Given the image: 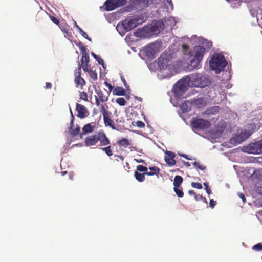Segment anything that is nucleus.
Wrapping results in <instances>:
<instances>
[{
	"mask_svg": "<svg viewBox=\"0 0 262 262\" xmlns=\"http://www.w3.org/2000/svg\"><path fill=\"white\" fill-rule=\"evenodd\" d=\"M179 155L180 156H181V157H183V158H184L186 159L190 160V159H189V158L188 157V156H187L186 155H185V154H180V153H179Z\"/></svg>",
	"mask_w": 262,
	"mask_h": 262,
	"instance_id": "obj_54",
	"label": "nucleus"
},
{
	"mask_svg": "<svg viewBox=\"0 0 262 262\" xmlns=\"http://www.w3.org/2000/svg\"><path fill=\"white\" fill-rule=\"evenodd\" d=\"M76 111H77V117L81 119L84 118L87 116L88 111L87 108L83 105L79 103L76 104Z\"/></svg>",
	"mask_w": 262,
	"mask_h": 262,
	"instance_id": "obj_10",
	"label": "nucleus"
},
{
	"mask_svg": "<svg viewBox=\"0 0 262 262\" xmlns=\"http://www.w3.org/2000/svg\"><path fill=\"white\" fill-rule=\"evenodd\" d=\"M247 152L253 154H262V140L249 144L246 147Z\"/></svg>",
	"mask_w": 262,
	"mask_h": 262,
	"instance_id": "obj_6",
	"label": "nucleus"
},
{
	"mask_svg": "<svg viewBox=\"0 0 262 262\" xmlns=\"http://www.w3.org/2000/svg\"><path fill=\"white\" fill-rule=\"evenodd\" d=\"M204 185L205 187V190L208 194L210 195L211 193V190L209 188L207 183H204Z\"/></svg>",
	"mask_w": 262,
	"mask_h": 262,
	"instance_id": "obj_40",
	"label": "nucleus"
},
{
	"mask_svg": "<svg viewBox=\"0 0 262 262\" xmlns=\"http://www.w3.org/2000/svg\"><path fill=\"white\" fill-rule=\"evenodd\" d=\"M191 186L192 187L201 189L203 188L202 185L201 183L198 182H192Z\"/></svg>",
	"mask_w": 262,
	"mask_h": 262,
	"instance_id": "obj_38",
	"label": "nucleus"
},
{
	"mask_svg": "<svg viewBox=\"0 0 262 262\" xmlns=\"http://www.w3.org/2000/svg\"><path fill=\"white\" fill-rule=\"evenodd\" d=\"M117 7L123 6L126 3V0H114Z\"/></svg>",
	"mask_w": 262,
	"mask_h": 262,
	"instance_id": "obj_34",
	"label": "nucleus"
},
{
	"mask_svg": "<svg viewBox=\"0 0 262 262\" xmlns=\"http://www.w3.org/2000/svg\"><path fill=\"white\" fill-rule=\"evenodd\" d=\"M166 154L167 156H165V160L167 164L171 166L176 165V161L174 160L175 154L170 151H167Z\"/></svg>",
	"mask_w": 262,
	"mask_h": 262,
	"instance_id": "obj_12",
	"label": "nucleus"
},
{
	"mask_svg": "<svg viewBox=\"0 0 262 262\" xmlns=\"http://www.w3.org/2000/svg\"><path fill=\"white\" fill-rule=\"evenodd\" d=\"M192 127L198 130H205L211 126L210 121L202 118H193L191 122Z\"/></svg>",
	"mask_w": 262,
	"mask_h": 262,
	"instance_id": "obj_4",
	"label": "nucleus"
},
{
	"mask_svg": "<svg viewBox=\"0 0 262 262\" xmlns=\"http://www.w3.org/2000/svg\"><path fill=\"white\" fill-rule=\"evenodd\" d=\"M80 65H81V67L82 68L83 71L85 72H89V71L91 70V69H89V63H83V64H82V63H81V64H80Z\"/></svg>",
	"mask_w": 262,
	"mask_h": 262,
	"instance_id": "obj_39",
	"label": "nucleus"
},
{
	"mask_svg": "<svg viewBox=\"0 0 262 262\" xmlns=\"http://www.w3.org/2000/svg\"><path fill=\"white\" fill-rule=\"evenodd\" d=\"M115 157H117L119 158L122 161H123L124 159V158L121 155H115Z\"/></svg>",
	"mask_w": 262,
	"mask_h": 262,
	"instance_id": "obj_57",
	"label": "nucleus"
},
{
	"mask_svg": "<svg viewBox=\"0 0 262 262\" xmlns=\"http://www.w3.org/2000/svg\"><path fill=\"white\" fill-rule=\"evenodd\" d=\"M95 126V122H91L85 124L82 128V133L81 135V138H82V135L91 133L93 132Z\"/></svg>",
	"mask_w": 262,
	"mask_h": 262,
	"instance_id": "obj_14",
	"label": "nucleus"
},
{
	"mask_svg": "<svg viewBox=\"0 0 262 262\" xmlns=\"http://www.w3.org/2000/svg\"><path fill=\"white\" fill-rule=\"evenodd\" d=\"M116 102L120 106L125 105L126 102L124 98L120 97L116 99Z\"/></svg>",
	"mask_w": 262,
	"mask_h": 262,
	"instance_id": "obj_32",
	"label": "nucleus"
},
{
	"mask_svg": "<svg viewBox=\"0 0 262 262\" xmlns=\"http://www.w3.org/2000/svg\"><path fill=\"white\" fill-rule=\"evenodd\" d=\"M77 28L78 29L80 33H81V30H82L78 26H77Z\"/></svg>",
	"mask_w": 262,
	"mask_h": 262,
	"instance_id": "obj_63",
	"label": "nucleus"
},
{
	"mask_svg": "<svg viewBox=\"0 0 262 262\" xmlns=\"http://www.w3.org/2000/svg\"><path fill=\"white\" fill-rule=\"evenodd\" d=\"M137 171L143 172L144 173H147L148 168L143 165H139L137 166Z\"/></svg>",
	"mask_w": 262,
	"mask_h": 262,
	"instance_id": "obj_29",
	"label": "nucleus"
},
{
	"mask_svg": "<svg viewBox=\"0 0 262 262\" xmlns=\"http://www.w3.org/2000/svg\"><path fill=\"white\" fill-rule=\"evenodd\" d=\"M143 22V18L141 16H136L130 18L125 19L122 21V25L126 31H129L141 25Z\"/></svg>",
	"mask_w": 262,
	"mask_h": 262,
	"instance_id": "obj_3",
	"label": "nucleus"
},
{
	"mask_svg": "<svg viewBox=\"0 0 262 262\" xmlns=\"http://www.w3.org/2000/svg\"><path fill=\"white\" fill-rule=\"evenodd\" d=\"M91 55L97 60L99 64L102 66L103 67H104V63L102 59L93 52L91 53Z\"/></svg>",
	"mask_w": 262,
	"mask_h": 262,
	"instance_id": "obj_27",
	"label": "nucleus"
},
{
	"mask_svg": "<svg viewBox=\"0 0 262 262\" xmlns=\"http://www.w3.org/2000/svg\"><path fill=\"white\" fill-rule=\"evenodd\" d=\"M216 202L214 201L213 199H211L210 200V203H209L210 207H211V208H213L214 207V206L216 205Z\"/></svg>",
	"mask_w": 262,
	"mask_h": 262,
	"instance_id": "obj_46",
	"label": "nucleus"
},
{
	"mask_svg": "<svg viewBox=\"0 0 262 262\" xmlns=\"http://www.w3.org/2000/svg\"><path fill=\"white\" fill-rule=\"evenodd\" d=\"M181 109L184 113H187L191 110L190 104L188 102H185L182 104Z\"/></svg>",
	"mask_w": 262,
	"mask_h": 262,
	"instance_id": "obj_25",
	"label": "nucleus"
},
{
	"mask_svg": "<svg viewBox=\"0 0 262 262\" xmlns=\"http://www.w3.org/2000/svg\"><path fill=\"white\" fill-rule=\"evenodd\" d=\"M50 18L51 21L55 23L56 25H58L59 24V20L57 18L53 16H50Z\"/></svg>",
	"mask_w": 262,
	"mask_h": 262,
	"instance_id": "obj_41",
	"label": "nucleus"
},
{
	"mask_svg": "<svg viewBox=\"0 0 262 262\" xmlns=\"http://www.w3.org/2000/svg\"><path fill=\"white\" fill-rule=\"evenodd\" d=\"M137 163H143V164H145L146 165V163L145 161V160L142 159H135L134 160Z\"/></svg>",
	"mask_w": 262,
	"mask_h": 262,
	"instance_id": "obj_51",
	"label": "nucleus"
},
{
	"mask_svg": "<svg viewBox=\"0 0 262 262\" xmlns=\"http://www.w3.org/2000/svg\"><path fill=\"white\" fill-rule=\"evenodd\" d=\"M162 59L163 60V58L161 56H160V57L158 59V64H159V67H160V68H163L164 66L165 65V64L163 65V64H164V62H161Z\"/></svg>",
	"mask_w": 262,
	"mask_h": 262,
	"instance_id": "obj_48",
	"label": "nucleus"
},
{
	"mask_svg": "<svg viewBox=\"0 0 262 262\" xmlns=\"http://www.w3.org/2000/svg\"><path fill=\"white\" fill-rule=\"evenodd\" d=\"M148 34H149V27L145 26L142 28H139L136 32L134 33L135 36L137 37H145Z\"/></svg>",
	"mask_w": 262,
	"mask_h": 262,
	"instance_id": "obj_15",
	"label": "nucleus"
},
{
	"mask_svg": "<svg viewBox=\"0 0 262 262\" xmlns=\"http://www.w3.org/2000/svg\"><path fill=\"white\" fill-rule=\"evenodd\" d=\"M67 172L66 171H62V172H61V174H62V176H64L65 174H67Z\"/></svg>",
	"mask_w": 262,
	"mask_h": 262,
	"instance_id": "obj_61",
	"label": "nucleus"
},
{
	"mask_svg": "<svg viewBox=\"0 0 262 262\" xmlns=\"http://www.w3.org/2000/svg\"><path fill=\"white\" fill-rule=\"evenodd\" d=\"M193 164L196 168H198L201 170H204L206 169V167L201 165L199 162L195 161L194 163H193Z\"/></svg>",
	"mask_w": 262,
	"mask_h": 262,
	"instance_id": "obj_37",
	"label": "nucleus"
},
{
	"mask_svg": "<svg viewBox=\"0 0 262 262\" xmlns=\"http://www.w3.org/2000/svg\"><path fill=\"white\" fill-rule=\"evenodd\" d=\"M194 51L195 52L194 58L197 59L198 61H201L203 58L206 49L203 47L199 46L195 47Z\"/></svg>",
	"mask_w": 262,
	"mask_h": 262,
	"instance_id": "obj_11",
	"label": "nucleus"
},
{
	"mask_svg": "<svg viewBox=\"0 0 262 262\" xmlns=\"http://www.w3.org/2000/svg\"><path fill=\"white\" fill-rule=\"evenodd\" d=\"M187 89L188 84L186 83V79L183 78L177 83L173 89V92L176 97L181 98Z\"/></svg>",
	"mask_w": 262,
	"mask_h": 262,
	"instance_id": "obj_5",
	"label": "nucleus"
},
{
	"mask_svg": "<svg viewBox=\"0 0 262 262\" xmlns=\"http://www.w3.org/2000/svg\"><path fill=\"white\" fill-rule=\"evenodd\" d=\"M107 87L108 88L110 92H111V91L113 92V90H114V88H115V87L113 86L110 83L107 85Z\"/></svg>",
	"mask_w": 262,
	"mask_h": 262,
	"instance_id": "obj_55",
	"label": "nucleus"
},
{
	"mask_svg": "<svg viewBox=\"0 0 262 262\" xmlns=\"http://www.w3.org/2000/svg\"><path fill=\"white\" fill-rule=\"evenodd\" d=\"M239 197L242 199L243 203H245L246 202V199L245 196V195L243 193H239L238 194Z\"/></svg>",
	"mask_w": 262,
	"mask_h": 262,
	"instance_id": "obj_47",
	"label": "nucleus"
},
{
	"mask_svg": "<svg viewBox=\"0 0 262 262\" xmlns=\"http://www.w3.org/2000/svg\"><path fill=\"white\" fill-rule=\"evenodd\" d=\"M100 100L99 99H98V97L95 96V103L96 104L97 106H99L100 105Z\"/></svg>",
	"mask_w": 262,
	"mask_h": 262,
	"instance_id": "obj_53",
	"label": "nucleus"
},
{
	"mask_svg": "<svg viewBox=\"0 0 262 262\" xmlns=\"http://www.w3.org/2000/svg\"><path fill=\"white\" fill-rule=\"evenodd\" d=\"M152 45H149V46L147 47V48H146L147 50H148V49H150L151 48H152Z\"/></svg>",
	"mask_w": 262,
	"mask_h": 262,
	"instance_id": "obj_64",
	"label": "nucleus"
},
{
	"mask_svg": "<svg viewBox=\"0 0 262 262\" xmlns=\"http://www.w3.org/2000/svg\"><path fill=\"white\" fill-rule=\"evenodd\" d=\"M117 143L118 145L121 147H123L124 148L127 147L128 146L130 145V143L128 140L126 138H122V139L119 140L117 142Z\"/></svg>",
	"mask_w": 262,
	"mask_h": 262,
	"instance_id": "obj_22",
	"label": "nucleus"
},
{
	"mask_svg": "<svg viewBox=\"0 0 262 262\" xmlns=\"http://www.w3.org/2000/svg\"><path fill=\"white\" fill-rule=\"evenodd\" d=\"M253 250L260 251H262V243H258L252 247Z\"/></svg>",
	"mask_w": 262,
	"mask_h": 262,
	"instance_id": "obj_36",
	"label": "nucleus"
},
{
	"mask_svg": "<svg viewBox=\"0 0 262 262\" xmlns=\"http://www.w3.org/2000/svg\"><path fill=\"white\" fill-rule=\"evenodd\" d=\"M103 120L105 125L106 126H110L112 129L114 130L116 129L114 121L111 119L110 117V114H106L105 115H104V116H103Z\"/></svg>",
	"mask_w": 262,
	"mask_h": 262,
	"instance_id": "obj_16",
	"label": "nucleus"
},
{
	"mask_svg": "<svg viewBox=\"0 0 262 262\" xmlns=\"http://www.w3.org/2000/svg\"><path fill=\"white\" fill-rule=\"evenodd\" d=\"M81 66L80 63H79L78 69H76L74 71L75 79L74 82L76 84L77 86H80L81 88H82L85 84V81L84 79L81 76Z\"/></svg>",
	"mask_w": 262,
	"mask_h": 262,
	"instance_id": "obj_8",
	"label": "nucleus"
},
{
	"mask_svg": "<svg viewBox=\"0 0 262 262\" xmlns=\"http://www.w3.org/2000/svg\"><path fill=\"white\" fill-rule=\"evenodd\" d=\"M149 169L150 170V172L147 171V173H145V174L147 176H154L156 175L158 176L160 173V168L156 166L150 167H149Z\"/></svg>",
	"mask_w": 262,
	"mask_h": 262,
	"instance_id": "obj_21",
	"label": "nucleus"
},
{
	"mask_svg": "<svg viewBox=\"0 0 262 262\" xmlns=\"http://www.w3.org/2000/svg\"><path fill=\"white\" fill-rule=\"evenodd\" d=\"M70 114L71 115V117H72V119H71V121L70 122V128L72 129V128L73 127L74 117L73 116L72 111L71 108H70Z\"/></svg>",
	"mask_w": 262,
	"mask_h": 262,
	"instance_id": "obj_43",
	"label": "nucleus"
},
{
	"mask_svg": "<svg viewBox=\"0 0 262 262\" xmlns=\"http://www.w3.org/2000/svg\"><path fill=\"white\" fill-rule=\"evenodd\" d=\"M80 98L85 101H88V94L85 92H82L80 93Z\"/></svg>",
	"mask_w": 262,
	"mask_h": 262,
	"instance_id": "obj_35",
	"label": "nucleus"
},
{
	"mask_svg": "<svg viewBox=\"0 0 262 262\" xmlns=\"http://www.w3.org/2000/svg\"><path fill=\"white\" fill-rule=\"evenodd\" d=\"M107 11H112L118 8L114 0H107L104 4Z\"/></svg>",
	"mask_w": 262,
	"mask_h": 262,
	"instance_id": "obj_18",
	"label": "nucleus"
},
{
	"mask_svg": "<svg viewBox=\"0 0 262 262\" xmlns=\"http://www.w3.org/2000/svg\"><path fill=\"white\" fill-rule=\"evenodd\" d=\"M121 78L122 81L124 85L126 88V89L127 90L128 88H129V86L127 85L126 81L125 78L124 77H123L122 76H121Z\"/></svg>",
	"mask_w": 262,
	"mask_h": 262,
	"instance_id": "obj_52",
	"label": "nucleus"
},
{
	"mask_svg": "<svg viewBox=\"0 0 262 262\" xmlns=\"http://www.w3.org/2000/svg\"><path fill=\"white\" fill-rule=\"evenodd\" d=\"M149 27V32L151 35H157L164 28V23L161 20L154 22Z\"/></svg>",
	"mask_w": 262,
	"mask_h": 262,
	"instance_id": "obj_7",
	"label": "nucleus"
},
{
	"mask_svg": "<svg viewBox=\"0 0 262 262\" xmlns=\"http://www.w3.org/2000/svg\"><path fill=\"white\" fill-rule=\"evenodd\" d=\"M141 1H142L143 2L146 3V7L148 6L149 1L148 0H140Z\"/></svg>",
	"mask_w": 262,
	"mask_h": 262,
	"instance_id": "obj_59",
	"label": "nucleus"
},
{
	"mask_svg": "<svg viewBox=\"0 0 262 262\" xmlns=\"http://www.w3.org/2000/svg\"><path fill=\"white\" fill-rule=\"evenodd\" d=\"M98 141L100 146H106L110 144V140L103 131H99L95 135L87 137L84 140L85 144L87 146L95 145Z\"/></svg>",
	"mask_w": 262,
	"mask_h": 262,
	"instance_id": "obj_1",
	"label": "nucleus"
},
{
	"mask_svg": "<svg viewBox=\"0 0 262 262\" xmlns=\"http://www.w3.org/2000/svg\"><path fill=\"white\" fill-rule=\"evenodd\" d=\"M46 85V86L47 88H51L52 86L51 83H49V82H47Z\"/></svg>",
	"mask_w": 262,
	"mask_h": 262,
	"instance_id": "obj_58",
	"label": "nucleus"
},
{
	"mask_svg": "<svg viewBox=\"0 0 262 262\" xmlns=\"http://www.w3.org/2000/svg\"><path fill=\"white\" fill-rule=\"evenodd\" d=\"M183 181V179L181 176L178 175L175 176L173 181L174 187H180Z\"/></svg>",
	"mask_w": 262,
	"mask_h": 262,
	"instance_id": "obj_24",
	"label": "nucleus"
},
{
	"mask_svg": "<svg viewBox=\"0 0 262 262\" xmlns=\"http://www.w3.org/2000/svg\"><path fill=\"white\" fill-rule=\"evenodd\" d=\"M102 150L107 154L108 156H111L113 155V152L112 150V148L111 146H108L106 147L101 148Z\"/></svg>",
	"mask_w": 262,
	"mask_h": 262,
	"instance_id": "obj_31",
	"label": "nucleus"
},
{
	"mask_svg": "<svg viewBox=\"0 0 262 262\" xmlns=\"http://www.w3.org/2000/svg\"><path fill=\"white\" fill-rule=\"evenodd\" d=\"M101 112H102L103 116L110 114V112L105 109V107L103 105H101Z\"/></svg>",
	"mask_w": 262,
	"mask_h": 262,
	"instance_id": "obj_42",
	"label": "nucleus"
},
{
	"mask_svg": "<svg viewBox=\"0 0 262 262\" xmlns=\"http://www.w3.org/2000/svg\"><path fill=\"white\" fill-rule=\"evenodd\" d=\"M200 61H198L197 59L194 58L190 61V66L193 68H197L198 66L200 64Z\"/></svg>",
	"mask_w": 262,
	"mask_h": 262,
	"instance_id": "obj_33",
	"label": "nucleus"
},
{
	"mask_svg": "<svg viewBox=\"0 0 262 262\" xmlns=\"http://www.w3.org/2000/svg\"><path fill=\"white\" fill-rule=\"evenodd\" d=\"M192 104L196 107L200 108L205 107L207 104V102L204 98H199L196 99H194L192 101Z\"/></svg>",
	"mask_w": 262,
	"mask_h": 262,
	"instance_id": "obj_17",
	"label": "nucleus"
},
{
	"mask_svg": "<svg viewBox=\"0 0 262 262\" xmlns=\"http://www.w3.org/2000/svg\"><path fill=\"white\" fill-rule=\"evenodd\" d=\"M182 49L185 53H186L189 50V46L186 44H183L182 45Z\"/></svg>",
	"mask_w": 262,
	"mask_h": 262,
	"instance_id": "obj_49",
	"label": "nucleus"
},
{
	"mask_svg": "<svg viewBox=\"0 0 262 262\" xmlns=\"http://www.w3.org/2000/svg\"><path fill=\"white\" fill-rule=\"evenodd\" d=\"M146 175L145 173H141L136 171L134 172V176L136 179L140 182H142L145 180V176Z\"/></svg>",
	"mask_w": 262,
	"mask_h": 262,
	"instance_id": "obj_23",
	"label": "nucleus"
},
{
	"mask_svg": "<svg viewBox=\"0 0 262 262\" xmlns=\"http://www.w3.org/2000/svg\"><path fill=\"white\" fill-rule=\"evenodd\" d=\"M227 64V62L224 56L220 54H214L209 61L210 68L216 73L224 70Z\"/></svg>",
	"mask_w": 262,
	"mask_h": 262,
	"instance_id": "obj_2",
	"label": "nucleus"
},
{
	"mask_svg": "<svg viewBox=\"0 0 262 262\" xmlns=\"http://www.w3.org/2000/svg\"><path fill=\"white\" fill-rule=\"evenodd\" d=\"M183 163L186 167H189L190 166V164L188 162H185L183 161Z\"/></svg>",
	"mask_w": 262,
	"mask_h": 262,
	"instance_id": "obj_56",
	"label": "nucleus"
},
{
	"mask_svg": "<svg viewBox=\"0 0 262 262\" xmlns=\"http://www.w3.org/2000/svg\"><path fill=\"white\" fill-rule=\"evenodd\" d=\"M188 193L190 194V195H194V197H195V199H196V200H198V199H197V195L195 193V192L193 190H190L188 191Z\"/></svg>",
	"mask_w": 262,
	"mask_h": 262,
	"instance_id": "obj_50",
	"label": "nucleus"
},
{
	"mask_svg": "<svg viewBox=\"0 0 262 262\" xmlns=\"http://www.w3.org/2000/svg\"><path fill=\"white\" fill-rule=\"evenodd\" d=\"M167 3H169V5H171V6H173L172 1L171 0H166Z\"/></svg>",
	"mask_w": 262,
	"mask_h": 262,
	"instance_id": "obj_60",
	"label": "nucleus"
},
{
	"mask_svg": "<svg viewBox=\"0 0 262 262\" xmlns=\"http://www.w3.org/2000/svg\"><path fill=\"white\" fill-rule=\"evenodd\" d=\"M62 31H63L64 33H66V34H68V30H66V29H63V30H62Z\"/></svg>",
	"mask_w": 262,
	"mask_h": 262,
	"instance_id": "obj_62",
	"label": "nucleus"
},
{
	"mask_svg": "<svg viewBox=\"0 0 262 262\" xmlns=\"http://www.w3.org/2000/svg\"><path fill=\"white\" fill-rule=\"evenodd\" d=\"M81 35L85 39H88V40L91 41V38L89 37L86 33H85L83 30H81Z\"/></svg>",
	"mask_w": 262,
	"mask_h": 262,
	"instance_id": "obj_44",
	"label": "nucleus"
},
{
	"mask_svg": "<svg viewBox=\"0 0 262 262\" xmlns=\"http://www.w3.org/2000/svg\"><path fill=\"white\" fill-rule=\"evenodd\" d=\"M250 134L248 132L244 130L241 132L239 134L237 135L235 137V140L237 143H241L243 141L247 139Z\"/></svg>",
	"mask_w": 262,
	"mask_h": 262,
	"instance_id": "obj_13",
	"label": "nucleus"
},
{
	"mask_svg": "<svg viewBox=\"0 0 262 262\" xmlns=\"http://www.w3.org/2000/svg\"><path fill=\"white\" fill-rule=\"evenodd\" d=\"M79 47L81 51L82 54V58L81 59V62L82 64L83 63H89L90 61V58L89 54L86 52V48L81 43H79Z\"/></svg>",
	"mask_w": 262,
	"mask_h": 262,
	"instance_id": "obj_9",
	"label": "nucleus"
},
{
	"mask_svg": "<svg viewBox=\"0 0 262 262\" xmlns=\"http://www.w3.org/2000/svg\"><path fill=\"white\" fill-rule=\"evenodd\" d=\"M136 125L140 128H142L145 126V124L141 121H138L136 122Z\"/></svg>",
	"mask_w": 262,
	"mask_h": 262,
	"instance_id": "obj_45",
	"label": "nucleus"
},
{
	"mask_svg": "<svg viewBox=\"0 0 262 262\" xmlns=\"http://www.w3.org/2000/svg\"><path fill=\"white\" fill-rule=\"evenodd\" d=\"M96 92L97 94L98 99H99L101 102H105L108 100V97L104 95L103 92L101 90H96Z\"/></svg>",
	"mask_w": 262,
	"mask_h": 262,
	"instance_id": "obj_20",
	"label": "nucleus"
},
{
	"mask_svg": "<svg viewBox=\"0 0 262 262\" xmlns=\"http://www.w3.org/2000/svg\"><path fill=\"white\" fill-rule=\"evenodd\" d=\"M173 190L178 197L182 198L184 196L182 188L180 187H174Z\"/></svg>",
	"mask_w": 262,
	"mask_h": 262,
	"instance_id": "obj_26",
	"label": "nucleus"
},
{
	"mask_svg": "<svg viewBox=\"0 0 262 262\" xmlns=\"http://www.w3.org/2000/svg\"><path fill=\"white\" fill-rule=\"evenodd\" d=\"M80 131V127L79 126H77L75 129H73V127L72 129L70 128V127H69V132L71 135H72L73 136H76L77 135Z\"/></svg>",
	"mask_w": 262,
	"mask_h": 262,
	"instance_id": "obj_28",
	"label": "nucleus"
},
{
	"mask_svg": "<svg viewBox=\"0 0 262 262\" xmlns=\"http://www.w3.org/2000/svg\"><path fill=\"white\" fill-rule=\"evenodd\" d=\"M126 92L124 88L120 86H116L114 88L113 90V94L117 96H124L125 95Z\"/></svg>",
	"mask_w": 262,
	"mask_h": 262,
	"instance_id": "obj_19",
	"label": "nucleus"
},
{
	"mask_svg": "<svg viewBox=\"0 0 262 262\" xmlns=\"http://www.w3.org/2000/svg\"><path fill=\"white\" fill-rule=\"evenodd\" d=\"M89 74V76L93 79L94 80H96L97 79V73L95 70H90L88 72Z\"/></svg>",
	"mask_w": 262,
	"mask_h": 262,
	"instance_id": "obj_30",
	"label": "nucleus"
}]
</instances>
